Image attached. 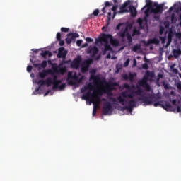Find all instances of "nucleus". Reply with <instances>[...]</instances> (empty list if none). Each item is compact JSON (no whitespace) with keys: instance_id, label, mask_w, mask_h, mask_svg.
Returning <instances> with one entry per match:
<instances>
[{"instance_id":"b1692460","label":"nucleus","mask_w":181,"mask_h":181,"mask_svg":"<svg viewBox=\"0 0 181 181\" xmlns=\"http://www.w3.org/2000/svg\"><path fill=\"white\" fill-rule=\"evenodd\" d=\"M94 83H97V84H104V83H105V79H101L100 76H95L94 78Z\"/></svg>"},{"instance_id":"412c9836","label":"nucleus","mask_w":181,"mask_h":181,"mask_svg":"<svg viewBox=\"0 0 181 181\" xmlns=\"http://www.w3.org/2000/svg\"><path fill=\"white\" fill-rule=\"evenodd\" d=\"M93 63V60L86 59L82 62L81 69H88L90 67V64Z\"/></svg>"},{"instance_id":"f3484780","label":"nucleus","mask_w":181,"mask_h":181,"mask_svg":"<svg viewBox=\"0 0 181 181\" xmlns=\"http://www.w3.org/2000/svg\"><path fill=\"white\" fill-rule=\"evenodd\" d=\"M172 11H174V12H176V13H179V12H181V4L180 3H176L173 6H171L168 12L170 13Z\"/></svg>"},{"instance_id":"37998d69","label":"nucleus","mask_w":181,"mask_h":181,"mask_svg":"<svg viewBox=\"0 0 181 181\" xmlns=\"http://www.w3.org/2000/svg\"><path fill=\"white\" fill-rule=\"evenodd\" d=\"M66 42L67 43V45H70L71 43V38H70V36H67V37L66 38Z\"/></svg>"},{"instance_id":"aec40b11","label":"nucleus","mask_w":181,"mask_h":181,"mask_svg":"<svg viewBox=\"0 0 181 181\" xmlns=\"http://www.w3.org/2000/svg\"><path fill=\"white\" fill-rule=\"evenodd\" d=\"M92 103L94 105L93 110V116L95 117V115L97 114V108L95 107H98V108L100 107V100H95L94 98H92Z\"/></svg>"},{"instance_id":"9d476101","label":"nucleus","mask_w":181,"mask_h":181,"mask_svg":"<svg viewBox=\"0 0 181 181\" xmlns=\"http://www.w3.org/2000/svg\"><path fill=\"white\" fill-rule=\"evenodd\" d=\"M81 56H78L73 61L66 64V66H70L71 69H78L80 67V64H81Z\"/></svg>"},{"instance_id":"603ef678","label":"nucleus","mask_w":181,"mask_h":181,"mask_svg":"<svg viewBox=\"0 0 181 181\" xmlns=\"http://www.w3.org/2000/svg\"><path fill=\"white\" fill-rule=\"evenodd\" d=\"M93 39L91 37H86V41L88 42V43H90L91 42H93Z\"/></svg>"},{"instance_id":"1a4fd4ad","label":"nucleus","mask_w":181,"mask_h":181,"mask_svg":"<svg viewBox=\"0 0 181 181\" xmlns=\"http://www.w3.org/2000/svg\"><path fill=\"white\" fill-rule=\"evenodd\" d=\"M129 4H131V1H129L124 2L123 4V5H122L120 6L119 13H124L125 12H130L132 16H135L137 13V11H136V8L134 6H129V10L127 9V6H128V5H129Z\"/></svg>"},{"instance_id":"69168bd1","label":"nucleus","mask_w":181,"mask_h":181,"mask_svg":"<svg viewBox=\"0 0 181 181\" xmlns=\"http://www.w3.org/2000/svg\"><path fill=\"white\" fill-rule=\"evenodd\" d=\"M177 112H181V106L177 105Z\"/></svg>"},{"instance_id":"4d7b16f0","label":"nucleus","mask_w":181,"mask_h":181,"mask_svg":"<svg viewBox=\"0 0 181 181\" xmlns=\"http://www.w3.org/2000/svg\"><path fill=\"white\" fill-rule=\"evenodd\" d=\"M111 15H112L111 11L107 13V19H108V21H111Z\"/></svg>"},{"instance_id":"2f4dec72","label":"nucleus","mask_w":181,"mask_h":181,"mask_svg":"<svg viewBox=\"0 0 181 181\" xmlns=\"http://www.w3.org/2000/svg\"><path fill=\"white\" fill-rule=\"evenodd\" d=\"M171 23H176V22H177V18H176V14H175V13H173L171 14Z\"/></svg>"},{"instance_id":"f03ea898","label":"nucleus","mask_w":181,"mask_h":181,"mask_svg":"<svg viewBox=\"0 0 181 181\" xmlns=\"http://www.w3.org/2000/svg\"><path fill=\"white\" fill-rule=\"evenodd\" d=\"M146 5L141 8V11H144V8H149L151 13L153 16V18L156 21H159L160 19V15L163 13V7L165 4H158V2H152L151 0H146Z\"/></svg>"},{"instance_id":"4be33fe9","label":"nucleus","mask_w":181,"mask_h":181,"mask_svg":"<svg viewBox=\"0 0 181 181\" xmlns=\"http://www.w3.org/2000/svg\"><path fill=\"white\" fill-rule=\"evenodd\" d=\"M91 97H93V93H91V91L88 90L82 95L81 98L82 100H86V101H88V100L91 98Z\"/></svg>"},{"instance_id":"6e6d98bb","label":"nucleus","mask_w":181,"mask_h":181,"mask_svg":"<svg viewBox=\"0 0 181 181\" xmlns=\"http://www.w3.org/2000/svg\"><path fill=\"white\" fill-rule=\"evenodd\" d=\"M121 26H122V23H119L117 26H116V29L117 30H119L121 29Z\"/></svg>"},{"instance_id":"49530a36","label":"nucleus","mask_w":181,"mask_h":181,"mask_svg":"<svg viewBox=\"0 0 181 181\" xmlns=\"http://www.w3.org/2000/svg\"><path fill=\"white\" fill-rule=\"evenodd\" d=\"M134 109V107H129V105H127V106H124V110H128L129 111H132V110Z\"/></svg>"},{"instance_id":"58836bf2","label":"nucleus","mask_w":181,"mask_h":181,"mask_svg":"<svg viewBox=\"0 0 181 181\" xmlns=\"http://www.w3.org/2000/svg\"><path fill=\"white\" fill-rule=\"evenodd\" d=\"M177 92L181 93V82L177 83Z\"/></svg>"},{"instance_id":"39448f33","label":"nucleus","mask_w":181,"mask_h":181,"mask_svg":"<svg viewBox=\"0 0 181 181\" xmlns=\"http://www.w3.org/2000/svg\"><path fill=\"white\" fill-rule=\"evenodd\" d=\"M109 40L110 45L114 47H118L119 46V41L116 38H113L111 34L102 33L97 40V42L100 43H103H103H108Z\"/></svg>"},{"instance_id":"a18cd8bd","label":"nucleus","mask_w":181,"mask_h":181,"mask_svg":"<svg viewBox=\"0 0 181 181\" xmlns=\"http://www.w3.org/2000/svg\"><path fill=\"white\" fill-rule=\"evenodd\" d=\"M148 8H147L144 11L145 16L147 17L149 16V11H151V9L149 8V7H148Z\"/></svg>"},{"instance_id":"ddd939ff","label":"nucleus","mask_w":181,"mask_h":181,"mask_svg":"<svg viewBox=\"0 0 181 181\" xmlns=\"http://www.w3.org/2000/svg\"><path fill=\"white\" fill-rule=\"evenodd\" d=\"M30 61L31 62V63H33L34 67H37V69H46L47 66V61L44 60L42 61V63H37L36 62H35V60L33 59V58H30Z\"/></svg>"},{"instance_id":"774afa93","label":"nucleus","mask_w":181,"mask_h":181,"mask_svg":"<svg viewBox=\"0 0 181 181\" xmlns=\"http://www.w3.org/2000/svg\"><path fill=\"white\" fill-rule=\"evenodd\" d=\"M177 37H178V39L181 38V33H177L176 35Z\"/></svg>"},{"instance_id":"72a5a7b5","label":"nucleus","mask_w":181,"mask_h":181,"mask_svg":"<svg viewBox=\"0 0 181 181\" xmlns=\"http://www.w3.org/2000/svg\"><path fill=\"white\" fill-rule=\"evenodd\" d=\"M126 36H127V42H128L129 45L130 43H132V37L131 36V35L129 33H127Z\"/></svg>"},{"instance_id":"7ed1b4c3","label":"nucleus","mask_w":181,"mask_h":181,"mask_svg":"<svg viewBox=\"0 0 181 181\" xmlns=\"http://www.w3.org/2000/svg\"><path fill=\"white\" fill-rule=\"evenodd\" d=\"M149 77H151V78H153L155 77V73L151 72L150 71H146L143 78L137 83V84L143 87V88H144L147 93L153 91V89H152L151 85L148 83V81H149Z\"/></svg>"},{"instance_id":"a19ab883","label":"nucleus","mask_w":181,"mask_h":181,"mask_svg":"<svg viewBox=\"0 0 181 181\" xmlns=\"http://www.w3.org/2000/svg\"><path fill=\"white\" fill-rule=\"evenodd\" d=\"M100 13V10L98 9H95L93 12V16H98V14Z\"/></svg>"},{"instance_id":"7c9ffc66","label":"nucleus","mask_w":181,"mask_h":181,"mask_svg":"<svg viewBox=\"0 0 181 181\" xmlns=\"http://www.w3.org/2000/svg\"><path fill=\"white\" fill-rule=\"evenodd\" d=\"M117 9H118V4H115L111 8V11L113 12V18H115V15H117Z\"/></svg>"},{"instance_id":"5701e85b","label":"nucleus","mask_w":181,"mask_h":181,"mask_svg":"<svg viewBox=\"0 0 181 181\" xmlns=\"http://www.w3.org/2000/svg\"><path fill=\"white\" fill-rule=\"evenodd\" d=\"M112 5H114L112 3L110 2V1H105V6L102 8V12L103 13L100 14V16L104 15V13H105L106 11H105V8H108L110 6H112Z\"/></svg>"},{"instance_id":"6ab92c4d","label":"nucleus","mask_w":181,"mask_h":181,"mask_svg":"<svg viewBox=\"0 0 181 181\" xmlns=\"http://www.w3.org/2000/svg\"><path fill=\"white\" fill-rule=\"evenodd\" d=\"M52 70V74H57V76H64V73L67 71V69H53Z\"/></svg>"},{"instance_id":"13d9d810","label":"nucleus","mask_w":181,"mask_h":181,"mask_svg":"<svg viewBox=\"0 0 181 181\" xmlns=\"http://www.w3.org/2000/svg\"><path fill=\"white\" fill-rule=\"evenodd\" d=\"M176 103H177V100L176 99H173L172 100L173 105H177V104H176Z\"/></svg>"},{"instance_id":"c85d7f7f","label":"nucleus","mask_w":181,"mask_h":181,"mask_svg":"<svg viewBox=\"0 0 181 181\" xmlns=\"http://www.w3.org/2000/svg\"><path fill=\"white\" fill-rule=\"evenodd\" d=\"M159 40L157 38H153L148 40V45H159Z\"/></svg>"},{"instance_id":"2eb2a0df","label":"nucleus","mask_w":181,"mask_h":181,"mask_svg":"<svg viewBox=\"0 0 181 181\" xmlns=\"http://www.w3.org/2000/svg\"><path fill=\"white\" fill-rule=\"evenodd\" d=\"M49 74H53V70L52 69H43L42 71L38 72V76L40 78H46Z\"/></svg>"},{"instance_id":"09e8293b","label":"nucleus","mask_w":181,"mask_h":181,"mask_svg":"<svg viewBox=\"0 0 181 181\" xmlns=\"http://www.w3.org/2000/svg\"><path fill=\"white\" fill-rule=\"evenodd\" d=\"M56 37H57V40H62V33H57Z\"/></svg>"},{"instance_id":"0e129e2a","label":"nucleus","mask_w":181,"mask_h":181,"mask_svg":"<svg viewBox=\"0 0 181 181\" xmlns=\"http://www.w3.org/2000/svg\"><path fill=\"white\" fill-rule=\"evenodd\" d=\"M49 94H50V90H48L45 93L44 97H46V95H49Z\"/></svg>"},{"instance_id":"4c0bfd02","label":"nucleus","mask_w":181,"mask_h":181,"mask_svg":"<svg viewBox=\"0 0 181 181\" xmlns=\"http://www.w3.org/2000/svg\"><path fill=\"white\" fill-rule=\"evenodd\" d=\"M131 60L129 59V58H128L126 61H125V62L124 63V67H128V66H129V62H130Z\"/></svg>"},{"instance_id":"c9c22d12","label":"nucleus","mask_w":181,"mask_h":181,"mask_svg":"<svg viewBox=\"0 0 181 181\" xmlns=\"http://www.w3.org/2000/svg\"><path fill=\"white\" fill-rule=\"evenodd\" d=\"M141 49V45H136L133 47L132 50L133 52H138Z\"/></svg>"},{"instance_id":"4468645a","label":"nucleus","mask_w":181,"mask_h":181,"mask_svg":"<svg viewBox=\"0 0 181 181\" xmlns=\"http://www.w3.org/2000/svg\"><path fill=\"white\" fill-rule=\"evenodd\" d=\"M86 53L90 54V57H95L96 54H98V48L95 46L91 47L90 46L87 49Z\"/></svg>"},{"instance_id":"052dcab7","label":"nucleus","mask_w":181,"mask_h":181,"mask_svg":"<svg viewBox=\"0 0 181 181\" xmlns=\"http://www.w3.org/2000/svg\"><path fill=\"white\" fill-rule=\"evenodd\" d=\"M164 25H165V28L166 29H168V28H169V26H170L169 22H165V23H164Z\"/></svg>"},{"instance_id":"a878e982","label":"nucleus","mask_w":181,"mask_h":181,"mask_svg":"<svg viewBox=\"0 0 181 181\" xmlns=\"http://www.w3.org/2000/svg\"><path fill=\"white\" fill-rule=\"evenodd\" d=\"M138 103V100L136 99H132L128 102V106L132 107H136V103Z\"/></svg>"},{"instance_id":"dca6fc26","label":"nucleus","mask_w":181,"mask_h":181,"mask_svg":"<svg viewBox=\"0 0 181 181\" xmlns=\"http://www.w3.org/2000/svg\"><path fill=\"white\" fill-rule=\"evenodd\" d=\"M161 107L163 110H165V111H169L170 112H175V111H176V109L172 107V105H170L169 102H165V104H162Z\"/></svg>"},{"instance_id":"473e14b6","label":"nucleus","mask_w":181,"mask_h":181,"mask_svg":"<svg viewBox=\"0 0 181 181\" xmlns=\"http://www.w3.org/2000/svg\"><path fill=\"white\" fill-rule=\"evenodd\" d=\"M134 77H136V73L129 74V80L131 83H134Z\"/></svg>"},{"instance_id":"423d86ee","label":"nucleus","mask_w":181,"mask_h":181,"mask_svg":"<svg viewBox=\"0 0 181 181\" xmlns=\"http://www.w3.org/2000/svg\"><path fill=\"white\" fill-rule=\"evenodd\" d=\"M52 76L53 79L51 78V83L52 84V90H57V88L59 90H64L66 88V83H63V79H57V74H51ZM61 84V85H60Z\"/></svg>"},{"instance_id":"680f3d73","label":"nucleus","mask_w":181,"mask_h":181,"mask_svg":"<svg viewBox=\"0 0 181 181\" xmlns=\"http://www.w3.org/2000/svg\"><path fill=\"white\" fill-rule=\"evenodd\" d=\"M160 78H163V75L159 74L158 75V78H157V80L159 81V80H160Z\"/></svg>"},{"instance_id":"79ce46f5","label":"nucleus","mask_w":181,"mask_h":181,"mask_svg":"<svg viewBox=\"0 0 181 181\" xmlns=\"http://www.w3.org/2000/svg\"><path fill=\"white\" fill-rule=\"evenodd\" d=\"M137 23H139L140 27H142V23H144V21L142 18H139L137 19Z\"/></svg>"},{"instance_id":"6e6552de","label":"nucleus","mask_w":181,"mask_h":181,"mask_svg":"<svg viewBox=\"0 0 181 181\" xmlns=\"http://www.w3.org/2000/svg\"><path fill=\"white\" fill-rule=\"evenodd\" d=\"M66 81L69 86H76V83H81L83 81V77L77 75V73L69 72Z\"/></svg>"},{"instance_id":"338daca9","label":"nucleus","mask_w":181,"mask_h":181,"mask_svg":"<svg viewBox=\"0 0 181 181\" xmlns=\"http://www.w3.org/2000/svg\"><path fill=\"white\" fill-rule=\"evenodd\" d=\"M86 90H87V87H86V86L82 88V89H81V93H86Z\"/></svg>"},{"instance_id":"864d4df0","label":"nucleus","mask_w":181,"mask_h":181,"mask_svg":"<svg viewBox=\"0 0 181 181\" xmlns=\"http://www.w3.org/2000/svg\"><path fill=\"white\" fill-rule=\"evenodd\" d=\"M153 105L155 106V107H162V104L160 103V102H157V103H155L154 104H153Z\"/></svg>"},{"instance_id":"cd10ccee","label":"nucleus","mask_w":181,"mask_h":181,"mask_svg":"<svg viewBox=\"0 0 181 181\" xmlns=\"http://www.w3.org/2000/svg\"><path fill=\"white\" fill-rule=\"evenodd\" d=\"M104 47V53H106V52H112V50L111 45H108V42H105Z\"/></svg>"},{"instance_id":"c03bdc74","label":"nucleus","mask_w":181,"mask_h":181,"mask_svg":"<svg viewBox=\"0 0 181 181\" xmlns=\"http://www.w3.org/2000/svg\"><path fill=\"white\" fill-rule=\"evenodd\" d=\"M119 36L120 37H125V36H127V33L125 31H122L119 33Z\"/></svg>"},{"instance_id":"393cba45","label":"nucleus","mask_w":181,"mask_h":181,"mask_svg":"<svg viewBox=\"0 0 181 181\" xmlns=\"http://www.w3.org/2000/svg\"><path fill=\"white\" fill-rule=\"evenodd\" d=\"M40 54L44 59H46V57H47V56H49V57H50V56L52 55V52H50V51H42V52Z\"/></svg>"},{"instance_id":"bb28decb","label":"nucleus","mask_w":181,"mask_h":181,"mask_svg":"<svg viewBox=\"0 0 181 181\" xmlns=\"http://www.w3.org/2000/svg\"><path fill=\"white\" fill-rule=\"evenodd\" d=\"M173 54L175 59H178L179 56L181 54V50L180 49H173Z\"/></svg>"},{"instance_id":"de8ad7c7","label":"nucleus","mask_w":181,"mask_h":181,"mask_svg":"<svg viewBox=\"0 0 181 181\" xmlns=\"http://www.w3.org/2000/svg\"><path fill=\"white\" fill-rule=\"evenodd\" d=\"M69 29L68 28H64V27L61 28V32L67 33L69 32Z\"/></svg>"},{"instance_id":"f257e3e1","label":"nucleus","mask_w":181,"mask_h":181,"mask_svg":"<svg viewBox=\"0 0 181 181\" xmlns=\"http://www.w3.org/2000/svg\"><path fill=\"white\" fill-rule=\"evenodd\" d=\"M141 86L139 85V83L136 86V90L134 91L136 95H140L141 97L138 98V101H141V103H144V105H152L154 103H156L158 100H160L162 98L159 94L155 93H144V90H142Z\"/></svg>"},{"instance_id":"f704fd0d","label":"nucleus","mask_w":181,"mask_h":181,"mask_svg":"<svg viewBox=\"0 0 181 181\" xmlns=\"http://www.w3.org/2000/svg\"><path fill=\"white\" fill-rule=\"evenodd\" d=\"M73 35V38H75L76 37H80V35H78V33H69L67 34V36H71Z\"/></svg>"},{"instance_id":"e2e57ef3","label":"nucleus","mask_w":181,"mask_h":181,"mask_svg":"<svg viewBox=\"0 0 181 181\" xmlns=\"http://www.w3.org/2000/svg\"><path fill=\"white\" fill-rule=\"evenodd\" d=\"M123 78H124V80H128V79H129V75H127V74H124V75H123Z\"/></svg>"},{"instance_id":"a211bd4d","label":"nucleus","mask_w":181,"mask_h":181,"mask_svg":"<svg viewBox=\"0 0 181 181\" xmlns=\"http://www.w3.org/2000/svg\"><path fill=\"white\" fill-rule=\"evenodd\" d=\"M117 86H118L117 82L106 83L105 90L111 92L112 90H115L114 87H117Z\"/></svg>"},{"instance_id":"9b49d317","label":"nucleus","mask_w":181,"mask_h":181,"mask_svg":"<svg viewBox=\"0 0 181 181\" xmlns=\"http://www.w3.org/2000/svg\"><path fill=\"white\" fill-rule=\"evenodd\" d=\"M103 115H110L112 112V105L110 102H105L103 103Z\"/></svg>"},{"instance_id":"bf43d9fd","label":"nucleus","mask_w":181,"mask_h":181,"mask_svg":"<svg viewBox=\"0 0 181 181\" xmlns=\"http://www.w3.org/2000/svg\"><path fill=\"white\" fill-rule=\"evenodd\" d=\"M58 42H59V46H64V41L60 40Z\"/></svg>"},{"instance_id":"8fccbe9b","label":"nucleus","mask_w":181,"mask_h":181,"mask_svg":"<svg viewBox=\"0 0 181 181\" xmlns=\"http://www.w3.org/2000/svg\"><path fill=\"white\" fill-rule=\"evenodd\" d=\"M82 43H83V40H78L76 41V45L78 46V47L81 46Z\"/></svg>"},{"instance_id":"c756f323","label":"nucleus","mask_w":181,"mask_h":181,"mask_svg":"<svg viewBox=\"0 0 181 181\" xmlns=\"http://www.w3.org/2000/svg\"><path fill=\"white\" fill-rule=\"evenodd\" d=\"M124 88H127L129 91H132V90H135V85H132L131 87L128 83H125Z\"/></svg>"},{"instance_id":"ea45409f","label":"nucleus","mask_w":181,"mask_h":181,"mask_svg":"<svg viewBox=\"0 0 181 181\" xmlns=\"http://www.w3.org/2000/svg\"><path fill=\"white\" fill-rule=\"evenodd\" d=\"M86 87L87 90H93L94 88V86L91 83L88 84Z\"/></svg>"},{"instance_id":"f8f14e48","label":"nucleus","mask_w":181,"mask_h":181,"mask_svg":"<svg viewBox=\"0 0 181 181\" xmlns=\"http://www.w3.org/2000/svg\"><path fill=\"white\" fill-rule=\"evenodd\" d=\"M35 83L40 87H42V86H47V87H50V86H52V78L48 77L46 78V80H43V79L35 80Z\"/></svg>"},{"instance_id":"0eeeda50","label":"nucleus","mask_w":181,"mask_h":181,"mask_svg":"<svg viewBox=\"0 0 181 181\" xmlns=\"http://www.w3.org/2000/svg\"><path fill=\"white\" fill-rule=\"evenodd\" d=\"M128 95H129V93H128V90L122 91L120 93V95L118 96L117 98L110 97L109 98L110 101L113 103V104H117V101L121 104V105H125V103H127V100L125 98H128Z\"/></svg>"},{"instance_id":"20e7f679","label":"nucleus","mask_w":181,"mask_h":181,"mask_svg":"<svg viewBox=\"0 0 181 181\" xmlns=\"http://www.w3.org/2000/svg\"><path fill=\"white\" fill-rule=\"evenodd\" d=\"M67 53H69V51L66 50L65 47H59L58 49V54L57 55V57H58V59H62V61L58 68L52 66V69H67L66 64L71 62V60L70 59L66 61V56H67Z\"/></svg>"},{"instance_id":"3c124183","label":"nucleus","mask_w":181,"mask_h":181,"mask_svg":"<svg viewBox=\"0 0 181 181\" xmlns=\"http://www.w3.org/2000/svg\"><path fill=\"white\" fill-rule=\"evenodd\" d=\"M164 32H165V28L163 27H160V30H159L160 35H163Z\"/></svg>"},{"instance_id":"e433bc0d","label":"nucleus","mask_w":181,"mask_h":181,"mask_svg":"<svg viewBox=\"0 0 181 181\" xmlns=\"http://www.w3.org/2000/svg\"><path fill=\"white\" fill-rule=\"evenodd\" d=\"M135 92L132 91V92H130L128 95V98H133L135 97Z\"/></svg>"},{"instance_id":"5fc2aeb1","label":"nucleus","mask_w":181,"mask_h":181,"mask_svg":"<svg viewBox=\"0 0 181 181\" xmlns=\"http://www.w3.org/2000/svg\"><path fill=\"white\" fill-rule=\"evenodd\" d=\"M132 67H136V59L135 58L133 59Z\"/></svg>"}]
</instances>
